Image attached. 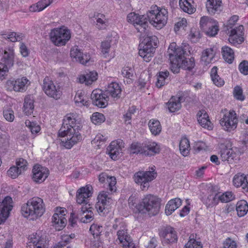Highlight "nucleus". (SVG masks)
Masks as SVG:
<instances>
[{
  "mask_svg": "<svg viewBox=\"0 0 248 248\" xmlns=\"http://www.w3.org/2000/svg\"><path fill=\"white\" fill-rule=\"evenodd\" d=\"M71 37L70 30L65 26L54 28L49 33L51 41L58 46H65Z\"/></svg>",
  "mask_w": 248,
  "mask_h": 248,
  "instance_id": "1a4fd4ad",
  "label": "nucleus"
},
{
  "mask_svg": "<svg viewBox=\"0 0 248 248\" xmlns=\"http://www.w3.org/2000/svg\"><path fill=\"white\" fill-rule=\"evenodd\" d=\"M27 248H48V241L41 232H36L30 235Z\"/></svg>",
  "mask_w": 248,
  "mask_h": 248,
  "instance_id": "f3484780",
  "label": "nucleus"
},
{
  "mask_svg": "<svg viewBox=\"0 0 248 248\" xmlns=\"http://www.w3.org/2000/svg\"><path fill=\"white\" fill-rule=\"evenodd\" d=\"M103 227L102 226L97 224H93L90 228V231L93 236H98L102 232Z\"/></svg>",
  "mask_w": 248,
  "mask_h": 248,
  "instance_id": "e2e57ef3",
  "label": "nucleus"
},
{
  "mask_svg": "<svg viewBox=\"0 0 248 248\" xmlns=\"http://www.w3.org/2000/svg\"><path fill=\"white\" fill-rule=\"evenodd\" d=\"M46 211V206L43 200L38 197L29 199L21 206V213L25 218L36 220L41 217Z\"/></svg>",
  "mask_w": 248,
  "mask_h": 248,
  "instance_id": "f03ea898",
  "label": "nucleus"
},
{
  "mask_svg": "<svg viewBox=\"0 0 248 248\" xmlns=\"http://www.w3.org/2000/svg\"><path fill=\"white\" fill-rule=\"evenodd\" d=\"M217 52L216 47H212L204 49L201 55V62L203 65H208L212 63Z\"/></svg>",
  "mask_w": 248,
  "mask_h": 248,
  "instance_id": "393cba45",
  "label": "nucleus"
},
{
  "mask_svg": "<svg viewBox=\"0 0 248 248\" xmlns=\"http://www.w3.org/2000/svg\"><path fill=\"white\" fill-rule=\"evenodd\" d=\"M223 248H237L236 243L231 238H228L223 242Z\"/></svg>",
  "mask_w": 248,
  "mask_h": 248,
  "instance_id": "774afa93",
  "label": "nucleus"
},
{
  "mask_svg": "<svg viewBox=\"0 0 248 248\" xmlns=\"http://www.w3.org/2000/svg\"><path fill=\"white\" fill-rule=\"evenodd\" d=\"M200 25L201 29L205 33L210 37L216 36L219 31V25L218 22L206 16H203L201 18Z\"/></svg>",
  "mask_w": 248,
  "mask_h": 248,
  "instance_id": "9b49d317",
  "label": "nucleus"
},
{
  "mask_svg": "<svg viewBox=\"0 0 248 248\" xmlns=\"http://www.w3.org/2000/svg\"><path fill=\"white\" fill-rule=\"evenodd\" d=\"M67 210L63 207H57L52 217V225L57 231L62 230L66 225L67 219L65 216Z\"/></svg>",
  "mask_w": 248,
  "mask_h": 248,
  "instance_id": "ddd939ff",
  "label": "nucleus"
},
{
  "mask_svg": "<svg viewBox=\"0 0 248 248\" xmlns=\"http://www.w3.org/2000/svg\"><path fill=\"white\" fill-rule=\"evenodd\" d=\"M218 155L223 162L232 164L239 160L241 154L240 149L237 147H233L229 140H224L218 143Z\"/></svg>",
  "mask_w": 248,
  "mask_h": 248,
  "instance_id": "7ed1b4c3",
  "label": "nucleus"
},
{
  "mask_svg": "<svg viewBox=\"0 0 248 248\" xmlns=\"http://www.w3.org/2000/svg\"><path fill=\"white\" fill-rule=\"evenodd\" d=\"M138 199L135 195H131L128 199V205L130 208L135 211L138 212V205L139 202L137 203Z\"/></svg>",
  "mask_w": 248,
  "mask_h": 248,
  "instance_id": "052dcab7",
  "label": "nucleus"
},
{
  "mask_svg": "<svg viewBox=\"0 0 248 248\" xmlns=\"http://www.w3.org/2000/svg\"><path fill=\"white\" fill-rule=\"evenodd\" d=\"M13 208V200L10 196L0 199V224L4 222L9 216Z\"/></svg>",
  "mask_w": 248,
  "mask_h": 248,
  "instance_id": "a211bd4d",
  "label": "nucleus"
},
{
  "mask_svg": "<svg viewBox=\"0 0 248 248\" xmlns=\"http://www.w3.org/2000/svg\"><path fill=\"white\" fill-rule=\"evenodd\" d=\"M20 169H18L16 166H13L7 171V175L12 179L17 178L19 175L21 174Z\"/></svg>",
  "mask_w": 248,
  "mask_h": 248,
  "instance_id": "4d7b16f0",
  "label": "nucleus"
},
{
  "mask_svg": "<svg viewBox=\"0 0 248 248\" xmlns=\"http://www.w3.org/2000/svg\"><path fill=\"white\" fill-rule=\"evenodd\" d=\"M106 92L112 98L118 99L120 97L122 89L118 83L112 82L108 85Z\"/></svg>",
  "mask_w": 248,
  "mask_h": 248,
  "instance_id": "2f4dec72",
  "label": "nucleus"
},
{
  "mask_svg": "<svg viewBox=\"0 0 248 248\" xmlns=\"http://www.w3.org/2000/svg\"><path fill=\"white\" fill-rule=\"evenodd\" d=\"M118 39V34L116 32H113L108 36L106 40L102 42L100 45L101 55L104 58L110 60L115 57V46Z\"/></svg>",
  "mask_w": 248,
  "mask_h": 248,
  "instance_id": "6e6552de",
  "label": "nucleus"
},
{
  "mask_svg": "<svg viewBox=\"0 0 248 248\" xmlns=\"http://www.w3.org/2000/svg\"><path fill=\"white\" fill-rule=\"evenodd\" d=\"M202 200L207 208H212L219 203L218 193H208L202 198Z\"/></svg>",
  "mask_w": 248,
  "mask_h": 248,
  "instance_id": "c756f323",
  "label": "nucleus"
},
{
  "mask_svg": "<svg viewBox=\"0 0 248 248\" xmlns=\"http://www.w3.org/2000/svg\"><path fill=\"white\" fill-rule=\"evenodd\" d=\"M131 153L133 154H146L147 150L144 148V144L138 142L132 143L130 147Z\"/></svg>",
  "mask_w": 248,
  "mask_h": 248,
  "instance_id": "09e8293b",
  "label": "nucleus"
},
{
  "mask_svg": "<svg viewBox=\"0 0 248 248\" xmlns=\"http://www.w3.org/2000/svg\"><path fill=\"white\" fill-rule=\"evenodd\" d=\"M144 144V148L147 152L145 155H150L157 154L160 152V145L155 141H150Z\"/></svg>",
  "mask_w": 248,
  "mask_h": 248,
  "instance_id": "a19ab883",
  "label": "nucleus"
},
{
  "mask_svg": "<svg viewBox=\"0 0 248 248\" xmlns=\"http://www.w3.org/2000/svg\"><path fill=\"white\" fill-rule=\"evenodd\" d=\"M222 56L226 62L232 63L234 60V52L233 50L227 46L222 47Z\"/></svg>",
  "mask_w": 248,
  "mask_h": 248,
  "instance_id": "49530a36",
  "label": "nucleus"
},
{
  "mask_svg": "<svg viewBox=\"0 0 248 248\" xmlns=\"http://www.w3.org/2000/svg\"><path fill=\"white\" fill-rule=\"evenodd\" d=\"M184 248H202V245L201 242L194 238V235H190L189 240L186 244Z\"/></svg>",
  "mask_w": 248,
  "mask_h": 248,
  "instance_id": "3c124183",
  "label": "nucleus"
},
{
  "mask_svg": "<svg viewBox=\"0 0 248 248\" xmlns=\"http://www.w3.org/2000/svg\"><path fill=\"white\" fill-rule=\"evenodd\" d=\"M233 94L236 100L243 101L245 99V95L243 94V90L240 86H237L234 87Z\"/></svg>",
  "mask_w": 248,
  "mask_h": 248,
  "instance_id": "bf43d9fd",
  "label": "nucleus"
},
{
  "mask_svg": "<svg viewBox=\"0 0 248 248\" xmlns=\"http://www.w3.org/2000/svg\"><path fill=\"white\" fill-rule=\"evenodd\" d=\"M78 62L82 64H86L90 62H93L91 60V56L89 53L81 52L78 50Z\"/></svg>",
  "mask_w": 248,
  "mask_h": 248,
  "instance_id": "6e6d98bb",
  "label": "nucleus"
},
{
  "mask_svg": "<svg viewBox=\"0 0 248 248\" xmlns=\"http://www.w3.org/2000/svg\"><path fill=\"white\" fill-rule=\"evenodd\" d=\"M88 201H85L84 202H81L78 204V205H80V207H78V208L80 209V215L81 214H85V213H87V212H92L93 208L92 205Z\"/></svg>",
  "mask_w": 248,
  "mask_h": 248,
  "instance_id": "13d9d810",
  "label": "nucleus"
},
{
  "mask_svg": "<svg viewBox=\"0 0 248 248\" xmlns=\"http://www.w3.org/2000/svg\"><path fill=\"white\" fill-rule=\"evenodd\" d=\"M127 21L132 23L139 32L144 33L148 28L146 17L144 16H140L135 13H130L127 16Z\"/></svg>",
  "mask_w": 248,
  "mask_h": 248,
  "instance_id": "4468645a",
  "label": "nucleus"
},
{
  "mask_svg": "<svg viewBox=\"0 0 248 248\" xmlns=\"http://www.w3.org/2000/svg\"><path fill=\"white\" fill-rule=\"evenodd\" d=\"M189 47V45L187 44L179 46L176 43L173 42L170 45L168 54L170 62V68L172 72L177 71L179 62L184 58L186 50L188 49Z\"/></svg>",
  "mask_w": 248,
  "mask_h": 248,
  "instance_id": "423d86ee",
  "label": "nucleus"
},
{
  "mask_svg": "<svg viewBox=\"0 0 248 248\" xmlns=\"http://www.w3.org/2000/svg\"><path fill=\"white\" fill-rule=\"evenodd\" d=\"M25 124L26 126L29 127L30 129L32 134H36L40 131V126L36 123L27 120H26Z\"/></svg>",
  "mask_w": 248,
  "mask_h": 248,
  "instance_id": "5fc2aeb1",
  "label": "nucleus"
},
{
  "mask_svg": "<svg viewBox=\"0 0 248 248\" xmlns=\"http://www.w3.org/2000/svg\"><path fill=\"white\" fill-rule=\"evenodd\" d=\"M182 204V200L179 198H174L168 202L165 207V214L167 216L171 215Z\"/></svg>",
  "mask_w": 248,
  "mask_h": 248,
  "instance_id": "e433bc0d",
  "label": "nucleus"
},
{
  "mask_svg": "<svg viewBox=\"0 0 248 248\" xmlns=\"http://www.w3.org/2000/svg\"><path fill=\"white\" fill-rule=\"evenodd\" d=\"M93 188L91 185H87L78 189V204L88 201V199L91 197L93 194Z\"/></svg>",
  "mask_w": 248,
  "mask_h": 248,
  "instance_id": "7c9ffc66",
  "label": "nucleus"
},
{
  "mask_svg": "<svg viewBox=\"0 0 248 248\" xmlns=\"http://www.w3.org/2000/svg\"><path fill=\"white\" fill-rule=\"evenodd\" d=\"M30 82L26 77H22L15 80H9L6 82L7 88L16 92L25 91Z\"/></svg>",
  "mask_w": 248,
  "mask_h": 248,
  "instance_id": "dca6fc26",
  "label": "nucleus"
},
{
  "mask_svg": "<svg viewBox=\"0 0 248 248\" xmlns=\"http://www.w3.org/2000/svg\"><path fill=\"white\" fill-rule=\"evenodd\" d=\"M124 147V143L121 140H118L111 142L107 148V152L110 157L117 160L122 153V149Z\"/></svg>",
  "mask_w": 248,
  "mask_h": 248,
  "instance_id": "6ab92c4d",
  "label": "nucleus"
},
{
  "mask_svg": "<svg viewBox=\"0 0 248 248\" xmlns=\"http://www.w3.org/2000/svg\"><path fill=\"white\" fill-rule=\"evenodd\" d=\"M181 99L178 97H172L168 102L167 105L170 112H175L181 108Z\"/></svg>",
  "mask_w": 248,
  "mask_h": 248,
  "instance_id": "58836bf2",
  "label": "nucleus"
},
{
  "mask_svg": "<svg viewBox=\"0 0 248 248\" xmlns=\"http://www.w3.org/2000/svg\"><path fill=\"white\" fill-rule=\"evenodd\" d=\"M195 66V60L193 58L190 59H186L185 57L179 62L178 65V70L177 72H172L174 73H178L179 72L180 68H182L186 70H190L194 68Z\"/></svg>",
  "mask_w": 248,
  "mask_h": 248,
  "instance_id": "4c0bfd02",
  "label": "nucleus"
},
{
  "mask_svg": "<svg viewBox=\"0 0 248 248\" xmlns=\"http://www.w3.org/2000/svg\"><path fill=\"white\" fill-rule=\"evenodd\" d=\"M98 78V73L95 71L86 72L78 77V81L85 85L89 86L95 82Z\"/></svg>",
  "mask_w": 248,
  "mask_h": 248,
  "instance_id": "bb28decb",
  "label": "nucleus"
},
{
  "mask_svg": "<svg viewBox=\"0 0 248 248\" xmlns=\"http://www.w3.org/2000/svg\"><path fill=\"white\" fill-rule=\"evenodd\" d=\"M146 15L149 22L156 29H162L167 23L168 12L165 8L152 6Z\"/></svg>",
  "mask_w": 248,
  "mask_h": 248,
  "instance_id": "20e7f679",
  "label": "nucleus"
},
{
  "mask_svg": "<svg viewBox=\"0 0 248 248\" xmlns=\"http://www.w3.org/2000/svg\"><path fill=\"white\" fill-rule=\"evenodd\" d=\"M23 37V35L22 33L15 32H11L7 36V38L13 42L20 41Z\"/></svg>",
  "mask_w": 248,
  "mask_h": 248,
  "instance_id": "0e129e2a",
  "label": "nucleus"
},
{
  "mask_svg": "<svg viewBox=\"0 0 248 248\" xmlns=\"http://www.w3.org/2000/svg\"><path fill=\"white\" fill-rule=\"evenodd\" d=\"M219 201L221 202H228L235 199L234 194L231 191H227L223 193H218Z\"/></svg>",
  "mask_w": 248,
  "mask_h": 248,
  "instance_id": "8fccbe9b",
  "label": "nucleus"
},
{
  "mask_svg": "<svg viewBox=\"0 0 248 248\" xmlns=\"http://www.w3.org/2000/svg\"><path fill=\"white\" fill-rule=\"evenodd\" d=\"M169 72L168 71L161 72L157 76V80L156 83L157 87L160 88L166 83V79L168 77Z\"/></svg>",
  "mask_w": 248,
  "mask_h": 248,
  "instance_id": "603ef678",
  "label": "nucleus"
},
{
  "mask_svg": "<svg viewBox=\"0 0 248 248\" xmlns=\"http://www.w3.org/2000/svg\"><path fill=\"white\" fill-rule=\"evenodd\" d=\"M92 122L95 124H100L105 122L106 118L105 116L101 113L94 112L91 117Z\"/></svg>",
  "mask_w": 248,
  "mask_h": 248,
  "instance_id": "864d4df0",
  "label": "nucleus"
},
{
  "mask_svg": "<svg viewBox=\"0 0 248 248\" xmlns=\"http://www.w3.org/2000/svg\"><path fill=\"white\" fill-rule=\"evenodd\" d=\"M53 0H40L37 3L31 5L29 11L31 12H40L49 6Z\"/></svg>",
  "mask_w": 248,
  "mask_h": 248,
  "instance_id": "c9c22d12",
  "label": "nucleus"
},
{
  "mask_svg": "<svg viewBox=\"0 0 248 248\" xmlns=\"http://www.w3.org/2000/svg\"><path fill=\"white\" fill-rule=\"evenodd\" d=\"M43 90L47 96L56 100L59 99L62 94L59 86L55 85L48 77L44 79Z\"/></svg>",
  "mask_w": 248,
  "mask_h": 248,
  "instance_id": "2eb2a0df",
  "label": "nucleus"
},
{
  "mask_svg": "<svg viewBox=\"0 0 248 248\" xmlns=\"http://www.w3.org/2000/svg\"><path fill=\"white\" fill-rule=\"evenodd\" d=\"M81 217L80 221L81 222L88 223L91 222L93 219V211L87 212L85 214L80 215Z\"/></svg>",
  "mask_w": 248,
  "mask_h": 248,
  "instance_id": "680f3d73",
  "label": "nucleus"
},
{
  "mask_svg": "<svg viewBox=\"0 0 248 248\" xmlns=\"http://www.w3.org/2000/svg\"><path fill=\"white\" fill-rule=\"evenodd\" d=\"M93 18L95 20V26L98 30H106L108 26L109 20L106 16L100 13H94Z\"/></svg>",
  "mask_w": 248,
  "mask_h": 248,
  "instance_id": "cd10ccee",
  "label": "nucleus"
},
{
  "mask_svg": "<svg viewBox=\"0 0 248 248\" xmlns=\"http://www.w3.org/2000/svg\"><path fill=\"white\" fill-rule=\"evenodd\" d=\"M151 170L139 171L133 175L134 182L140 186L142 190H147L150 186V183L157 176V173L153 168Z\"/></svg>",
  "mask_w": 248,
  "mask_h": 248,
  "instance_id": "9d476101",
  "label": "nucleus"
},
{
  "mask_svg": "<svg viewBox=\"0 0 248 248\" xmlns=\"http://www.w3.org/2000/svg\"><path fill=\"white\" fill-rule=\"evenodd\" d=\"M190 149V143L188 140L185 138H182L179 143V150L181 154L184 156L188 155Z\"/></svg>",
  "mask_w": 248,
  "mask_h": 248,
  "instance_id": "a18cd8bd",
  "label": "nucleus"
},
{
  "mask_svg": "<svg viewBox=\"0 0 248 248\" xmlns=\"http://www.w3.org/2000/svg\"><path fill=\"white\" fill-rule=\"evenodd\" d=\"M117 236L118 240L119 242V244L121 245L125 243L128 240H130L131 237L128 234L127 230L125 227H122L121 229H119L117 232Z\"/></svg>",
  "mask_w": 248,
  "mask_h": 248,
  "instance_id": "c03bdc74",
  "label": "nucleus"
},
{
  "mask_svg": "<svg viewBox=\"0 0 248 248\" xmlns=\"http://www.w3.org/2000/svg\"><path fill=\"white\" fill-rule=\"evenodd\" d=\"M160 199L152 194H146L143 196L138 205V212L148 213L149 215L155 216L157 214L160 209Z\"/></svg>",
  "mask_w": 248,
  "mask_h": 248,
  "instance_id": "39448f33",
  "label": "nucleus"
},
{
  "mask_svg": "<svg viewBox=\"0 0 248 248\" xmlns=\"http://www.w3.org/2000/svg\"><path fill=\"white\" fill-rule=\"evenodd\" d=\"M108 96L100 89L93 90L91 94L93 104L99 108H105L108 105Z\"/></svg>",
  "mask_w": 248,
  "mask_h": 248,
  "instance_id": "4be33fe9",
  "label": "nucleus"
},
{
  "mask_svg": "<svg viewBox=\"0 0 248 248\" xmlns=\"http://www.w3.org/2000/svg\"><path fill=\"white\" fill-rule=\"evenodd\" d=\"M233 184L236 187L241 186L246 192H248V175L238 173L233 178Z\"/></svg>",
  "mask_w": 248,
  "mask_h": 248,
  "instance_id": "c85d7f7f",
  "label": "nucleus"
},
{
  "mask_svg": "<svg viewBox=\"0 0 248 248\" xmlns=\"http://www.w3.org/2000/svg\"><path fill=\"white\" fill-rule=\"evenodd\" d=\"M197 119L199 123L203 127L210 129L212 128L211 123L208 114L204 110L199 111L197 114Z\"/></svg>",
  "mask_w": 248,
  "mask_h": 248,
  "instance_id": "f704fd0d",
  "label": "nucleus"
},
{
  "mask_svg": "<svg viewBox=\"0 0 248 248\" xmlns=\"http://www.w3.org/2000/svg\"><path fill=\"white\" fill-rule=\"evenodd\" d=\"M32 173L33 181L37 183H41L48 177L49 170L46 168L37 164L34 166Z\"/></svg>",
  "mask_w": 248,
  "mask_h": 248,
  "instance_id": "412c9836",
  "label": "nucleus"
},
{
  "mask_svg": "<svg viewBox=\"0 0 248 248\" xmlns=\"http://www.w3.org/2000/svg\"><path fill=\"white\" fill-rule=\"evenodd\" d=\"M236 210L238 216L242 217L245 216L248 212V204L245 200L238 201L236 205Z\"/></svg>",
  "mask_w": 248,
  "mask_h": 248,
  "instance_id": "37998d69",
  "label": "nucleus"
},
{
  "mask_svg": "<svg viewBox=\"0 0 248 248\" xmlns=\"http://www.w3.org/2000/svg\"><path fill=\"white\" fill-rule=\"evenodd\" d=\"M77 116L69 114L65 116L62 126L60 128L58 136L61 145L66 149H71L78 141V134L76 132Z\"/></svg>",
  "mask_w": 248,
  "mask_h": 248,
  "instance_id": "f257e3e1",
  "label": "nucleus"
},
{
  "mask_svg": "<svg viewBox=\"0 0 248 248\" xmlns=\"http://www.w3.org/2000/svg\"><path fill=\"white\" fill-rule=\"evenodd\" d=\"M228 41L234 45L241 44L244 41V27L240 25L231 30Z\"/></svg>",
  "mask_w": 248,
  "mask_h": 248,
  "instance_id": "aec40b11",
  "label": "nucleus"
},
{
  "mask_svg": "<svg viewBox=\"0 0 248 248\" xmlns=\"http://www.w3.org/2000/svg\"><path fill=\"white\" fill-rule=\"evenodd\" d=\"M221 0H207L206 6L208 12L211 15L218 13L221 11Z\"/></svg>",
  "mask_w": 248,
  "mask_h": 248,
  "instance_id": "473e14b6",
  "label": "nucleus"
},
{
  "mask_svg": "<svg viewBox=\"0 0 248 248\" xmlns=\"http://www.w3.org/2000/svg\"><path fill=\"white\" fill-rule=\"evenodd\" d=\"M162 239V242L169 244L176 242L177 241V236L174 229L171 227H167L162 229L159 233Z\"/></svg>",
  "mask_w": 248,
  "mask_h": 248,
  "instance_id": "5701e85b",
  "label": "nucleus"
},
{
  "mask_svg": "<svg viewBox=\"0 0 248 248\" xmlns=\"http://www.w3.org/2000/svg\"><path fill=\"white\" fill-rule=\"evenodd\" d=\"M156 40L155 36H147L140 44L139 54L146 62H150L154 56L156 46Z\"/></svg>",
  "mask_w": 248,
  "mask_h": 248,
  "instance_id": "0eeeda50",
  "label": "nucleus"
},
{
  "mask_svg": "<svg viewBox=\"0 0 248 248\" xmlns=\"http://www.w3.org/2000/svg\"><path fill=\"white\" fill-rule=\"evenodd\" d=\"M0 62L3 63V64L8 68L12 67L14 65V50L12 48L5 49Z\"/></svg>",
  "mask_w": 248,
  "mask_h": 248,
  "instance_id": "72a5a7b5",
  "label": "nucleus"
},
{
  "mask_svg": "<svg viewBox=\"0 0 248 248\" xmlns=\"http://www.w3.org/2000/svg\"><path fill=\"white\" fill-rule=\"evenodd\" d=\"M219 123L226 131L231 132L235 129L237 126L238 118L235 111L230 110L226 112L220 120Z\"/></svg>",
  "mask_w": 248,
  "mask_h": 248,
  "instance_id": "f8f14e48",
  "label": "nucleus"
},
{
  "mask_svg": "<svg viewBox=\"0 0 248 248\" xmlns=\"http://www.w3.org/2000/svg\"><path fill=\"white\" fill-rule=\"evenodd\" d=\"M97 200L95 208L99 213H102L112 201L111 199L108 197L107 192L105 191H101L99 193Z\"/></svg>",
  "mask_w": 248,
  "mask_h": 248,
  "instance_id": "b1692460",
  "label": "nucleus"
},
{
  "mask_svg": "<svg viewBox=\"0 0 248 248\" xmlns=\"http://www.w3.org/2000/svg\"><path fill=\"white\" fill-rule=\"evenodd\" d=\"M98 180L101 183H107L108 188L110 192L116 191V179L114 176H109L106 173L102 172L99 175Z\"/></svg>",
  "mask_w": 248,
  "mask_h": 248,
  "instance_id": "a878e982",
  "label": "nucleus"
},
{
  "mask_svg": "<svg viewBox=\"0 0 248 248\" xmlns=\"http://www.w3.org/2000/svg\"><path fill=\"white\" fill-rule=\"evenodd\" d=\"M3 114L4 117L7 121L12 122L14 120V113L12 109L10 108L4 109Z\"/></svg>",
  "mask_w": 248,
  "mask_h": 248,
  "instance_id": "69168bd1",
  "label": "nucleus"
},
{
  "mask_svg": "<svg viewBox=\"0 0 248 248\" xmlns=\"http://www.w3.org/2000/svg\"><path fill=\"white\" fill-rule=\"evenodd\" d=\"M34 100L33 97L30 95L25 97L23 106V111L26 115H30L34 109Z\"/></svg>",
  "mask_w": 248,
  "mask_h": 248,
  "instance_id": "79ce46f5",
  "label": "nucleus"
},
{
  "mask_svg": "<svg viewBox=\"0 0 248 248\" xmlns=\"http://www.w3.org/2000/svg\"><path fill=\"white\" fill-rule=\"evenodd\" d=\"M179 5L181 9L188 14L193 13L196 9L187 0H180Z\"/></svg>",
  "mask_w": 248,
  "mask_h": 248,
  "instance_id": "de8ad7c7",
  "label": "nucleus"
},
{
  "mask_svg": "<svg viewBox=\"0 0 248 248\" xmlns=\"http://www.w3.org/2000/svg\"><path fill=\"white\" fill-rule=\"evenodd\" d=\"M189 36L191 41L196 42L200 38V33L199 31L196 29H192L189 34Z\"/></svg>",
  "mask_w": 248,
  "mask_h": 248,
  "instance_id": "338daca9",
  "label": "nucleus"
},
{
  "mask_svg": "<svg viewBox=\"0 0 248 248\" xmlns=\"http://www.w3.org/2000/svg\"><path fill=\"white\" fill-rule=\"evenodd\" d=\"M148 126L151 133L154 136L159 135L162 130L160 122L155 119H152L149 121Z\"/></svg>",
  "mask_w": 248,
  "mask_h": 248,
  "instance_id": "ea45409f",
  "label": "nucleus"
}]
</instances>
